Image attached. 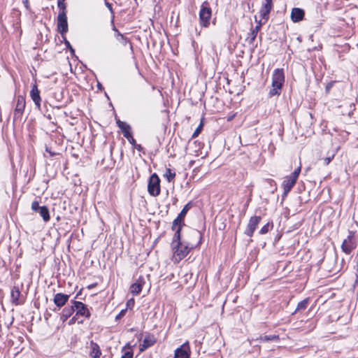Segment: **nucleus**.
I'll return each mask as SVG.
<instances>
[{
  "mask_svg": "<svg viewBox=\"0 0 358 358\" xmlns=\"http://www.w3.org/2000/svg\"><path fill=\"white\" fill-rule=\"evenodd\" d=\"M26 101L24 96L18 95L16 97V106L15 108V116L20 117L25 108Z\"/></svg>",
  "mask_w": 358,
  "mask_h": 358,
  "instance_id": "13",
  "label": "nucleus"
},
{
  "mask_svg": "<svg viewBox=\"0 0 358 358\" xmlns=\"http://www.w3.org/2000/svg\"><path fill=\"white\" fill-rule=\"evenodd\" d=\"M64 43L66 45V46L69 49V50L71 51V52L72 54H73L75 52V50L74 49L72 48V46L71 45L69 41H68L66 39L64 40Z\"/></svg>",
  "mask_w": 358,
  "mask_h": 358,
  "instance_id": "36",
  "label": "nucleus"
},
{
  "mask_svg": "<svg viewBox=\"0 0 358 358\" xmlns=\"http://www.w3.org/2000/svg\"><path fill=\"white\" fill-rule=\"evenodd\" d=\"M301 162H299V166L290 175L286 176L284 178V180L282 184V187L283 188V197L287 196L288 193L291 191L292 187L296 184L301 172Z\"/></svg>",
  "mask_w": 358,
  "mask_h": 358,
  "instance_id": "3",
  "label": "nucleus"
},
{
  "mask_svg": "<svg viewBox=\"0 0 358 358\" xmlns=\"http://www.w3.org/2000/svg\"><path fill=\"white\" fill-rule=\"evenodd\" d=\"M137 149L140 150L141 148V145H138L137 147H136Z\"/></svg>",
  "mask_w": 358,
  "mask_h": 358,
  "instance_id": "47",
  "label": "nucleus"
},
{
  "mask_svg": "<svg viewBox=\"0 0 358 358\" xmlns=\"http://www.w3.org/2000/svg\"><path fill=\"white\" fill-rule=\"evenodd\" d=\"M148 191L153 196H157L160 194V180L156 173L152 174L149 178Z\"/></svg>",
  "mask_w": 358,
  "mask_h": 358,
  "instance_id": "5",
  "label": "nucleus"
},
{
  "mask_svg": "<svg viewBox=\"0 0 358 358\" xmlns=\"http://www.w3.org/2000/svg\"><path fill=\"white\" fill-rule=\"evenodd\" d=\"M211 15L212 10L208 3L206 1L203 2L199 11V21L202 27H207L210 24Z\"/></svg>",
  "mask_w": 358,
  "mask_h": 358,
  "instance_id": "4",
  "label": "nucleus"
},
{
  "mask_svg": "<svg viewBox=\"0 0 358 358\" xmlns=\"http://www.w3.org/2000/svg\"><path fill=\"white\" fill-rule=\"evenodd\" d=\"M194 248V241L189 240L187 243L180 241V227H179L173 238L171 243V249L173 252L172 260L175 263H178L185 258Z\"/></svg>",
  "mask_w": 358,
  "mask_h": 358,
  "instance_id": "1",
  "label": "nucleus"
},
{
  "mask_svg": "<svg viewBox=\"0 0 358 358\" xmlns=\"http://www.w3.org/2000/svg\"><path fill=\"white\" fill-rule=\"evenodd\" d=\"M261 220L262 217L260 216L251 217L245 230V234L249 237L252 236L253 233L259 224Z\"/></svg>",
  "mask_w": 358,
  "mask_h": 358,
  "instance_id": "11",
  "label": "nucleus"
},
{
  "mask_svg": "<svg viewBox=\"0 0 358 358\" xmlns=\"http://www.w3.org/2000/svg\"><path fill=\"white\" fill-rule=\"evenodd\" d=\"M116 123L118 127L122 130L123 136L130 141V138H131V127L127 122H122L120 120H117Z\"/></svg>",
  "mask_w": 358,
  "mask_h": 358,
  "instance_id": "17",
  "label": "nucleus"
},
{
  "mask_svg": "<svg viewBox=\"0 0 358 358\" xmlns=\"http://www.w3.org/2000/svg\"><path fill=\"white\" fill-rule=\"evenodd\" d=\"M202 129H203V122L201 121V123L199 124V125L195 129L194 132L193 133L192 138H194L197 137L199 135V134L201 132Z\"/></svg>",
  "mask_w": 358,
  "mask_h": 358,
  "instance_id": "31",
  "label": "nucleus"
},
{
  "mask_svg": "<svg viewBox=\"0 0 358 358\" xmlns=\"http://www.w3.org/2000/svg\"><path fill=\"white\" fill-rule=\"evenodd\" d=\"M176 173L172 172L170 169H167L164 174V177L166 178L168 182H171L175 178Z\"/></svg>",
  "mask_w": 358,
  "mask_h": 358,
  "instance_id": "28",
  "label": "nucleus"
},
{
  "mask_svg": "<svg viewBox=\"0 0 358 358\" xmlns=\"http://www.w3.org/2000/svg\"><path fill=\"white\" fill-rule=\"evenodd\" d=\"M189 204L187 203L184 206V208H182L181 212L178 215L179 217V219H182L183 220L187 211L189 210Z\"/></svg>",
  "mask_w": 358,
  "mask_h": 358,
  "instance_id": "30",
  "label": "nucleus"
},
{
  "mask_svg": "<svg viewBox=\"0 0 358 358\" xmlns=\"http://www.w3.org/2000/svg\"><path fill=\"white\" fill-rule=\"evenodd\" d=\"M279 339L278 336L276 335H270V336H260L257 340H259L262 342H266L269 341H278Z\"/></svg>",
  "mask_w": 358,
  "mask_h": 358,
  "instance_id": "27",
  "label": "nucleus"
},
{
  "mask_svg": "<svg viewBox=\"0 0 358 358\" xmlns=\"http://www.w3.org/2000/svg\"><path fill=\"white\" fill-rule=\"evenodd\" d=\"M268 230H269V224H266L261 228V229L259 231V234H265L268 231Z\"/></svg>",
  "mask_w": 358,
  "mask_h": 358,
  "instance_id": "34",
  "label": "nucleus"
},
{
  "mask_svg": "<svg viewBox=\"0 0 358 358\" xmlns=\"http://www.w3.org/2000/svg\"><path fill=\"white\" fill-rule=\"evenodd\" d=\"M331 158H325V162H324L325 164H327V165L329 164L331 162Z\"/></svg>",
  "mask_w": 358,
  "mask_h": 358,
  "instance_id": "42",
  "label": "nucleus"
},
{
  "mask_svg": "<svg viewBox=\"0 0 358 358\" xmlns=\"http://www.w3.org/2000/svg\"><path fill=\"white\" fill-rule=\"evenodd\" d=\"M57 29L61 34L68 31L66 11H59L57 16Z\"/></svg>",
  "mask_w": 358,
  "mask_h": 358,
  "instance_id": "8",
  "label": "nucleus"
},
{
  "mask_svg": "<svg viewBox=\"0 0 358 358\" xmlns=\"http://www.w3.org/2000/svg\"><path fill=\"white\" fill-rule=\"evenodd\" d=\"M113 18L114 15H113L111 23L113 24L112 29L115 31V37L117 41L120 42L124 46H126L127 43L129 42V40L123 34H122L115 27L113 23Z\"/></svg>",
  "mask_w": 358,
  "mask_h": 358,
  "instance_id": "19",
  "label": "nucleus"
},
{
  "mask_svg": "<svg viewBox=\"0 0 358 358\" xmlns=\"http://www.w3.org/2000/svg\"><path fill=\"white\" fill-rule=\"evenodd\" d=\"M22 2L25 6V8L28 10L29 9V0H22Z\"/></svg>",
  "mask_w": 358,
  "mask_h": 358,
  "instance_id": "39",
  "label": "nucleus"
},
{
  "mask_svg": "<svg viewBox=\"0 0 358 358\" xmlns=\"http://www.w3.org/2000/svg\"><path fill=\"white\" fill-rule=\"evenodd\" d=\"M255 21L257 22V24L255 26V27L252 29L251 32L249 34H250L249 38H250V43H252L255 41V38L257 37V33H258L261 26L263 24L261 22V20L257 21L256 17H255Z\"/></svg>",
  "mask_w": 358,
  "mask_h": 358,
  "instance_id": "24",
  "label": "nucleus"
},
{
  "mask_svg": "<svg viewBox=\"0 0 358 358\" xmlns=\"http://www.w3.org/2000/svg\"><path fill=\"white\" fill-rule=\"evenodd\" d=\"M156 343V339L154 336L148 334L145 336L144 340L143 341V343H141L139 346L140 352H143L148 348L152 346Z\"/></svg>",
  "mask_w": 358,
  "mask_h": 358,
  "instance_id": "16",
  "label": "nucleus"
},
{
  "mask_svg": "<svg viewBox=\"0 0 358 358\" xmlns=\"http://www.w3.org/2000/svg\"><path fill=\"white\" fill-rule=\"evenodd\" d=\"M357 242L352 235H349L342 243L341 250L346 255H350L356 248Z\"/></svg>",
  "mask_w": 358,
  "mask_h": 358,
  "instance_id": "9",
  "label": "nucleus"
},
{
  "mask_svg": "<svg viewBox=\"0 0 358 358\" xmlns=\"http://www.w3.org/2000/svg\"><path fill=\"white\" fill-rule=\"evenodd\" d=\"M20 294L21 293L19 288L16 286H14L10 292V297L12 303L15 306H17L22 303L20 300Z\"/></svg>",
  "mask_w": 358,
  "mask_h": 358,
  "instance_id": "20",
  "label": "nucleus"
},
{
  "mask_svg": "<svg viewBox=\"0 0 358 358\" xmlns=\"http://www.w3.org/2000/svg\"><path fill=\"white\" fill-rule=\"evenodd\" d=\"M131 144H134L135 143V140L134 139V138L131 136V138H130V141H129Z\"/></svg>",
  "mask_w": 358,
  "mask_h": 358,
  "instance_id": "43",
  "label": "nucleus"
},
{
  "mask_svg": "<svg viewBox=\"0 0 358 358\" xmlns=\"http://www.w3.org/2000/svg\"><path fill=\"white\" fill-rule=\"evenodd\" d=\"M38 212L39 213L40 215L43 217V220L45 222H48L50 220V217L49 210L46 206H41Z\"/></svg>",
  "mask_w": 358,
  "mask_h": 358,
  "instance_id": "25",
  "label": "nucleus"
},
{
  "mask_svg": "<svg viewBox=\"0 0 358 358\" xmlns=\"http://www.w3.org/2000/svg\"><path fill=\"white\" fill-rule=\"evenodd\" d=\"M305 15V12L302 8H294L291 11V19L294 22L301 21Z\"/></svg>",
  "mask_w": 358,
  "mask_h": 358,
  "instance_id": "18",
  "label": "nucleus"
},
{
  "mask_svg": "<svg viewBox=\"0 0 358 358\" xmlns=\"http://www.w3.org/2000/svg\"><path fill=\"white\" fill-rule=\"evenodd\" d=\"M182 222L183 220L182 219H179V217L178 216L173 222L172 229L176 231L179 227H181V223Z\"/></svg>",
  "mask_w": 358,
  "mask_h": 358,
  "instance_id": "29",
  "label": "nucleus"
},
{
  "mask_svg": "<svg viewBox=\"0 0 358 358\" xmlns=\"http://www.w3.org/2000/svg\"><path fill=\"white\" fill-rule=\"evenodd\" d=\"M134 299H130L129 301H128L127 302V306H130L131 304H134Z\"/></svg>",
  "mask_w": 358,
  "mask_h": 358,
  "instance_id": "41",
  "label": "nucleus"
},
{
  "mask_svg": "<svg viewBox=\"0 0 358 358\" xmlns=\"http://www.w3.org/2000/svg\"><path fill=\"white\" fill-rule=\"evenodd\" d=\"M74 307H73V304L71 306L65 307L61 313L60 320L64 322L69 318L73 313L75 312Z\"/></svg>",
  "mask_w": 358,
  "mask_h": 358,
  "instance_id": "21",
  "label": "nucleus"
},
{
  "mask_svg": "<svg viewBox=\"0 0 358 358\" xmlns=\"http://www.w3.org/2000/svg\"><path fill=\"white\" fill-rule=\"evenodd\" d=\"M104 160H105V159H104V158H103V159H101V162H100L101 165H103V164Z\"/></svg>",
  "mask_w": 358,
  "mask_h": 358,
  "instance_id": "45",
  "label": "nucleus"
},
{
  "mask_svg": "<svg viewBox=\"0 0 358 358\" xmlns=\"http://www.w3.org/2000/svg\"><path fill=\"white\" fill-rule=\"evenodd\" d=\"M105 4H106V6H107V8L109 9V10L110 11V13H113V8H112V5H111V3H108V1H106Z\"/></svg>",
  "mask_w": 358,
  "mask_h": 358,
  "instance_id": "38",
  "label": "nucleus"
},
{
  "mask_svg": "<svg viewBox=\"0 0 358 358\" xmlns=\"http://www.w3.org/2000/svg\"><path fill=\"white\" fill-rule=\"evenodd\" d=\"M192 164H193V162H192V161L189 162V165H190L191 166H192Z\"/></svg>",
  "mask_w": 358,
  "mask_h": 358,
  "instance_id": "48",
  "label": "nucleus"
},
{
  "mask_svg": "<svg viewBox=\"0 0 358 358\" xmlns=\"http://www.w3.org/2000/svg\"><path fill=\"white\" fill-rule=\"evenodd\" d=\"M64 1L65 0H57V6L60 11H66V5Z\"/></svg>",
  "mask_w": 358,
  "mask_h": 358,
  "instance_id": "32",
  "label": "nucleus"
},
{
  "mask_svg": "<svg viewBox=\"0 0 358 358\" xmlns=\"http://www.w3.org/2000/svg\"><path fill=\"white\" fill-rule=\"evenodd\" d=\"M69 295L62 294V293H57L55 294L53 298V302L55 304V306L60 309L62 307H63L66 302L69 301Z\"/></svg>",
  "mask_w": 358,
  "mask_h": 358,
  "instance_id": "14",
  "label": "nucleus"
},
{
  "mask_svg": "<svg viewBox=\"0 0 358 358\" xmlns=\"http://www.w3.org/2000/svg\"><path fill=\"white\" fill-rule=\"evenodd\" d=\"M41 206H39L38 202L36 201H34L31 203V210L35 212H38L40 210V208Z\"/></svg>",
  "mask_w": 358,
  "mask_h": 358,
  "instance_id": "33",
  "label": "nucleus"
},
{
  "mask_svg": "<svg viewBox=\"0 0 358 358\" xmlns=\"http://www.w3.org/2000/svg\"><path fill=\"white\" fill-rule=\"evenodd\" d=\"M71 303L73 304V307L75 308L74 310L76 313V316H81L87 319L90 317V311L83 302L71 300Z\"/></svg>",
  "mask_w": 358,
  "mask_h": 358,
  "instance_id": "6",
  "label": "nucleus"
},
{
  "mask_svg": "<svg viewBox=\"0 0 358 358\" xmlns=\"http://www.w3.org/2000/svg\"><path fill=\"white\" fill-rule=\"evenodd\" d=\"M285 83V74L283 69H276L274 70L272 75V84L271 88L269 91L268 95L270 97L273 96H278L281 93V90Z\"/></svg>",
  "mask_w": 358,
  "mask_h": 358,
  "instance_id": "2",
  "label": "nucleus"
},
{
  "mask_svg": "<svg viewBox=\"0 0 358 358\" xmlns=\"http://www.w3.org/2000/svg\"><path fill=\"white\" fill-rule=\"evenodd\" d=\"M121 358H133V351L129 350L125 352Z\"/></svg>",
  "mask_w": 358,
  "mask_h": 358,
  "instance_id": "35",
  "label": "nucleus"
},
{
  "mask_svg": "<svg viewBox=\"0 0 358 358\" xmlns=\"http://www.w3.org/2000/svg\"><path fill=\"white\" fill-rule=\"evenodd\" d=\"M75 321H76V320H75V317H73L70 320L69 324H73V323H74V322H75Z\"/></svg>",
  "mask_w": 358,
  "mask_h": 358,
  "instance_id": "44",
  "label": "nucleus"
},
{
  "mask_svg": "<svg viewBox=\"0 0 358 358\" xmlns=\"http://www.w3.org/2000/svg\"><path fill=\"white\" fill-rule=\"evenodd\" d=\"M30 96L33 101L34 102L36 108L40 110L41 109V98L40 96V92L38 90V87L36 85L32 86V88L30 92Z\"/></svg>",
  "mask_w": 358,
  "mask_h": 358,
  "instance_id": "15",
  "label": "nucleus"
},
{
  "mask_svg": "<svg viewBox=\"0 0 358 358\" xmlns=\"http://www.w3.org/2000/svg\"><path fill=\"white\" fill-rule=\"evenodd\" d=\"M107 159L110 160V163L109 164H108V165L106 166V168L110 167L111 166H113V158L109 157V158H107Z\"/></svg>",
  "mask_w": 358,
  "mask_h": 358,
  "instance_id": "40",
  "label": "nucleus"
},
{
  "mask_svg": "<svg viewBox=\"0 0 358 358\" xmlns=\"http://www.w3.org/2000/svg\"><path fill=\"white\" fill-rule=\"evenodd\" d=\"M273 8V0H264L261 8L259 10V16L261 21L266 22L269 18V14Z\"/></svg>",
  "mask_w": 358,
  "mask_h": 358,
  "instance_id": "7",
  "label": "nucleus"
},
{
  "mask_svg": "<svg viewBox=\"0 0 358 358\" xmlns=\"http://www.w3.org/2000/svg\"><path fill=\"white\" fill-rule=\"evenodd\" d=\"M144 284L143 279L139 278L136 282L133 283L130 287V292L133 294H138L141 290Z\"/></svg>",
  "mask_w": 358,
  "mask_h": 358,
  "instance_id": "22",
  "label": "nucleus"
},
{
  "mask_svg": "<svg viewBox=\"0 0 358 358\" xmlns=\"http://www.w3.org/2000/svg\"><path fill=\"white\" fill-rule=\"evenodd\" d=\"M91 351L90 355L92 358H99L101 352L99 345L93 341L90 342Z\"/></svg>",
  "mask_w": 358,
  "mask_h": 358,
  "instance_id": "23",
  "label": "nucleus"
},
{
  "mask_svg": "<svg viewBox=\"0 0 358 358\" xmlns=\"http://www.w3.org/2000/svg\"><path fill=\"white\" fill-rule=\"evenodd\" d=\"M126 310H122L121 312L117 315L116 319H120L123 317L125 314Z\"/></svg>",
  "mask_w": 358,
  "mask_h": 358,
  "instance_id": "37",
  "label": "nucleus"
},
{
  "mask_svg": "<svg viewBox=\"0 0 358 358\" xmlns=\"http://www.w3.org/2000/svg\"><path fill=\"white\" fill-rule=\"evenodd\" d=\"M308 301H309V299L306 298V299H303V301H301V302H299L297 305V307H296L294 313H296V311H299V310H305L308 306Z\"/></svg>",
  "mask_w": 358,
  "mask_h": 358,
  "instance_id": "26",
  "label": "nucleus"
},
{
  "mask_svg": "<svg viewBox=\"0 0 358 358\" xmlns=\"http://www.w3.org/2000/svg\"><path fill=\"white\" fill-rule=\"evenodd\" d=\"M189 240H192L194 241V247L198 246L201 243L202 235L199 230L190 229L188 231L186 240L184 241L183 242L185 243H187L189 242Z\"/></svg>",
  "mask_w": 358,
  "mask_h": 358,
  "instance_id": "10",
  "label": "nucleus"
},
{
  "mask_svg": "<svg viewBox=\"0 0 358 358\" xmlns=\"http://www.w3.org/2000/svg\"><path fill=\"white\" fill-rule=\"evenodd\" d=\"M126 348H130V346H129V343H128V344H127V345L123 348V350H124V349H125Z\"/></svg>",
  "mask_w": 358,
  "mask_h": 358,
  "instance_id": "46",
  "label": "nucleus"
},
{
  "mask_svg": "<svg viewBox=\"0 0 358 358\" xmlns=\"http://www.w3.org/2000/svg\"><path fill=\"white\" fill-rule=\"evenodd\" d=\"M190 347L188 341L184 343L180 348L175 350V358H189Z\"/></svg>",
  "mask_w": 358,
  "mask_h": 358,
  "instance_id": "12",
  "label": "nucleus"
}]
</instances>
